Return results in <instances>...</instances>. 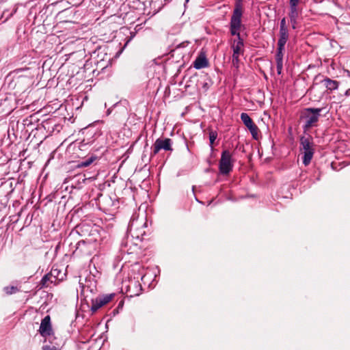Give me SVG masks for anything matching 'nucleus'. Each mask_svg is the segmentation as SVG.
I'll use <instances>...</instances> for the list:
<instances>
[{
	"instance_id": "f257e3e1",
	"label": "nucleus",
	"mask_w": 350,
	"mask_h": 350,
	"mask_svg": "<svg viewBox=\"0 0 350 350\" xmlns=\"http://www.w3.org/2000/svg\"><path fill=\"white\" fill-rule=\"evenodd\" d=\"M323 109V108L308 107L301 111L300 120L304 122L302 128L304 133L317 126Z\"/></svg>"
},
{
	"instance_id": "f03ea898",
	"label": "nucleus",
	"mask_w": 350,
	"mask_h": 350,
	"mask_svg": "<svg viewBox=\"0 0 350 350\" xmlns=\"http://www.w3.org/2000/svg\"><path fill=\"white\" fill-rule=\"evenodd\" d=\"M243 15V6L241 0H237L235 2L233 12L230 22V31L232 36L237 38L241 37L240 30L242 26L241 18Z\"/></svg>"
},
{
	"instance_id": "7ed1b4c3",
	"label": "nucleus",
	"mask_w": 350,
	"mask_h": 350,
	"mask_svg": "<svg viewBox=\"0 0 350 350\" xmlns=\"http://www.w3.org/2000/svg\"><path fill=\"white\" fill-rule=\"evenodd\" d=\"M300 150L303 154V163L307 166L310 164L314 153L312 137L310 135L302 136L300 138Z\"/></svg>"
},
{
	"instance_id": "20e7f679",
	"label": "nucleus",
	"mask_w": 350,
	"mask_h": 350,
	"mask_svg": "<svg viewBox=\"0 0 350 350\" xmlns=\"http://www.w3.org/2000/svg\"><path fill=\"white\" fill-rule=\"evenodd\" d=\"M146 226V221L144 218H133L129 225V233L133 238L142 240L146 234L144 228Z\"/></svg>"
},
{
	"instance_id": "39448f33",
	"label": "nucleus",
	"mask_w": 350,
	"mask_h": 350,
	"mask_svg": "<svg viewBox=\"0 0 350 350\" xmlns=\"http://www.w3.org/2000/svg\"><path fill=\"white\" fill-rule=\"evenodd\" d=\"M234 160L232 158V154L229 150H225L221 152L219 160V170L221 174H228L233 168Z\"/></svg>"
},
{
	"instance_id": "423d86ee",
	"label": "nucleus",
	"mask_w": 350,
	"mask_h": 350,
	"mask_svg": "<svg viewBox=\"0 0 350 350\" xmlns=\"http://www.w3.org/2000/svg\"><path fill=\"white\" fill-rule=\"evenodd\" d=\"M95 249V243L82 240L77 243L73 254L75 256H90L94 253Z\"/></svg>"
},
{
	"instance_id": "0eeeda50",
	"label": "nucleus",
	"mask_w": 350,
	"mask_h": 350,
	"mask_svg": "<svg viewBox=\"0 0 350 350\" xmlns=\"http://www.w3.org/2000/svg\"><path fill=\"white\" fill-rule=\"evenodd\" d=\"M172 140L170 138H158L152 147V154L156 155L161 150L172 151Z\"/></svg>"
},
{
	"instance_id": "6e6552de",
	"label": "nucleus",
	"mask_w": 350,
	"mask_h": 350,
	"mask_svg": "<svg viewBox=\"0 0 350 350\" xmlns=\"http://www.w3.org/2000/svg\"><path fill=\"white\" fill-rule=\"evenodd\" d=\"M9 76L12 77L16 82H19L21 79L29 81L31 74L29 68H23L16 69L10 72Z\"/></svg>"
},
{
	"instance_id": "1a4fd4ad",
	"label": "nucleus",
	"mask_w": 350,
	"mask_h": 350,
	"mask_svg": "<svg viewBox=\"0 0 350 350\" xmlns=\"http://www.w3.org/2000/svg\"><path fill=\"white\" fill-rule=\"evenodd\" d=\"M39 332L43 337L49 336L52 334L51 318L49 315L46 316L42 320L39 329Z\"/></svg>"
},
{
	"instance_id": "9d476101",
	"label": "nucleus",
	"mask_w": 350,
	"mask_h": 350,
	"mask_svg": "<svg viewBox=\"0 0 350 350\" xmlns=\"http://www.w3.org/2000/svg\"><path fill=\"white\" fill-rule=\"evenodd\" d=\"M285 46L278 45L277 53L275 55V61L277 66V72L278 75L282 73L283 69V57Z\"/></svg>"
},
{
	"instance_id": "9b49d317",
	"label": "nucleus",
	"mask_w": 350,
	"mask_h": 350,
	"mask_svg": "<svg viewBox=\"0 0 350 350\" xmlns=\"http://www.w3.org/2000/svg\"><path fill=\"white\" fill-rule=\"evenodd\" d=\"M243 40L239 37L237 40H234L232 44V49L233 51L232 55L239 56L243 54Z\"/></svg>"
},
{
	"instance_id": "f8f14e48",
	"label": "nucleus",
	"mask_w": 350,
	"mask_h": 350,
	"mask_svg": "<svg viewBox=\"0 0 350 350\" xmlns=\"http://www.w3.org/2000/svg\"><path fill=\"white\" fill-rule=\"evenodd\" d=\"M299 0H289V13L288 16L290 18H298L299 16V9L298 4Z\"/></svg>"
},
{
	"instance_id": "ddd939ff",
	"label": "nucleus",
	"mask_w": 350,
	"mask_h": 350,
	"mask_svg": "<svg viewBox=\"0 0 350 350\" xmlns=\"http://www.w3.org/2000/svg\"><path fill=\"white\" fill-rule=\"evenodd\" d=\"M322 83L325 87L330 91L337 90L338 88V82L337 81L332 80L327 77L325 78L322 81Z\"/></svg>"
},
{
	"instance_id": "4468645a",
	"label": "nucleus",
	"mask_w": 350,
	"mask_h": 350,
	"mask_svg": "<svg viewBox=\"0 0 350 350\" xmlns=\"http://www.w3.org/2000/svg\"><path fill=\"white\" fill-rule=\"evenodd\" d=\"M288 39V29H280L278 45L285 46Z\"/></svg>"
},
{
	"instance_id": "2eb2a0df",
	"label": "nucleus",
	"mask_w": 350,
	"mask_h": 350,
	"mask_svg": "<svg viewBox=\"0 0 350 350\" xmlns=\"http://www.w3.org/2000/svg\"><path fill=\"white\" fill-rule=\"evenodd\" d=\"M208 66V61L204 56L198 57L193 62V66L196 69H201Z\"/></svg>"
},
{
	"instance_id": "dca6fc26",
	"label": "nucleus",
	"mask_w": 350,
	"mask_h": 350,
	"mask_svg": "<svg viewBox=\"0 0 350 350\" xmlns=\"http://www.w3.org/2000/svg\"><path fill=\"white\" fill-rule=\"evenodd\" d=\"M51 277H56V279H59L60 281L63 280L65 273H62L59 269L57 268H52L49 273Z\"/></svg>"
},
{
	"instance_id": "f3484780",
	"label": "nucleus",
	"mask_w": 350,
	"mask_h": 350,
	"mask_svg": "<svg viewBox=\"0 0 350 350\" xmlns=\"http://www.w3.org/2000/svg\"><path fill=\"white\" fill-rule=\"evenodd\" d=\"M241 120L243 122L244 125L247 128L252 126L254 123L252 118L249 116V115L246 113H242L241 114Z\"/></svg>"
},
{
	"instance_id": "a211bd4d",
	"label": "nucleus",
	"mask_w": 350,
	"mask_h": 350,
	"mask_svg": "<svg viewBox=\"0 0 350 350\" xmlns=\"http://www.w3.org/2000/svg\"><path fill=\"white\" fill-rule=\"evenodd\" d=\"M96 159H97V157L96 156H91V157L85 159V160L81 161L80 163H79L78 167H88L90 165H91Z\"/></svg>"
},
{
	"instance_id": "6ab92c4d",
	"label": "nucleus",
	"mask_w": 350,
	"mask_h": 350,
	"mask_svg": "<svg viewBox=\"0 0 350 350\" xmlns=\"http://www.w3.org/2000/svg\"><path fill=\"white\" fill-rule=\"evenodd\" d=\"M248 130L250 131L251 135H252V137L255 139H258V128L255 124H253L252 126L247 127Z\"/></svg>"
},
{
	"instance_id": "aec40b11",
	"label": "nucleus",
	"mask_w": 350,
	"mask_h": 350,
	"mask_svg": "<svg viewBox=\"0 0 350 350\" xmlns=\"http://www.w3.org/2000/svg\"><path fill=\"white\" fill-rule=\"evenodd\" d=\"M103 306V304L101 303L100 300L98 297L96 298L95 299L92 300V304L91 306V310L92 312L97 311L100 308Z\"/></svg>"
},
{
	"instance_id": "412c9836",
	"label": "nucleus",
	"mask_w": 350,
	"mask_h": 350,
	"mask_svg": "<svg viewBox=\"0 0 350 350\" xmlns=\"http://www.w3.org/2000/svg\"><path fill=\"white\" fill-rule=\"evenodd\" d=\"M114 295H115L113 293L107 294V295H105L98 297V298L100 300L103 305L104 306V305L108 304L109 301H111V299H113V297H114Z\"/></svg>"
},
{
	"instance_id": "4be33fe9",
	"label": "nucleus",
	"mask_w": 350,
	"mask_h": 350,
	"mask_svg": "<svg viewBox=\"0 0 350 350\" xmlns=\"http://www.w3.org/2000/svg\"><path fill=\"white\" fill-rule=\"evenodd\" d=\"M3 291L7 295H12L18 292L20 290L17 286H10L4 287Z\"/></svg>"
},
{
	"instance_id": "5701e85b",
	"label": "nucleus",
	"mask_w": 350,
	"mask_h": 350,
	"mask_svg": "<svg viewBox=\"0 0 350 350\" xmlns=\"http://www.w3.org/2000/svg\"><path fill=\"white\" fill-rule=\"evenodd\" d=\"M51 275L49 273L46 274L41 280V282H40V284H41V287L43 288V287H48L49 286L50 284H51L50 282V278Z\"/></svg>"
},
{
	"instance_id": "b1692460",
	"label": "nucleus",
	"mask_w": 350,
	"mask_h": 350,
	"mask_svg": "<svg viewBox=\"0 0 350 350\" xmlns=\"http://www.w3.org/2000/svg\"><path fill=\"white\" fill-rule=\"evenodd\" d=\"M217 133L215 131H210L209 132V141H210V145L211 146H213V143L215 142V139H217Z\"/></svg>"
},
{
	"instance_id": "393cba45",
	"label": "nucleus",
	"mask_w": 350,
	"mask_h": 350,
	"mask_svg": "<svg viewBox=\"0 0 350 350\" xmlns=\"http://www.w3.org/2000/svg\"><path fill=\"white\" fill-rule=\"evenodd\" d=\"M232 64L234 67L238 68L239 65V56H234L232 57Z\"/></svg>"
},
{
	"instance_id": "a878e982",
	"label": "nucleus",
	"mask_w": 350,
	"mask_h": 350,
	"mask_svg": "<svg viewBox=\"0 0 350 350\" xmlns=\"http://www.w3.org/2000/svg\"><path fill=\"white\" fill-rule=\"evenodd\" d=\"M280 29H288L286 25V21L285 18H283L280 24Z\"/></svg>"
},
{
	"instance_id": "bb28decb",
	"label": "nucleus",
	"mask_w": 350,
	"mask_h": 350,
	"mask_svg": "<svg viewBox=\"0 0 350 350\" xmlns=\"http://www.w3.org/2000/svg\"><path fill=\"white\" fill-rule=\"evenodd\" d=\"M297 18H294V20L293 18H290V22L291 23L292 28L294 29L296 28L297 26Z\"/></svg>"
},
{
	"instance_id": "cd10ccee",
	"label": "nucleus",
	"mask_w": 350,
	"mask_h": 350,
	"mask_svg": "<svg viewBox=\"0 0 350 350\" xmlns=\"http://www.w3.org/2000/svg\"><path fill=\"white\" fill-rule=\"evenodd\" d=\"M49 278L51 279L50 282L51 284H57L59 282H60L59 279H56V277H50Z\"/></svg>"
},
{
	"instance_id": "c85d7f7f",
	"label": "nucleus",
	"mask_w": 350,
	"mask_h": 350,
	"mask_svg": "<svg viewBox=\"0 0 350 350\" xmlns=\"http://www.w3.org/2000/svg\"><path fill=\"white\" fill-rule=\"evenodd\" d=\"M349 92H350V89H349L348 90L346 91L345 94L349 95Z\"/></svg>"
},
{
	"instance_id": "c756f323",
	"label": "nucleus",
	"mask_w": 350,
	"mask_h": 350,
	"mask_svg": "<svg viewBox=\"0 0 350 350\" xmlns=\"http://www.w3.org/2000/svg\"><path fill=\"white\" fill-rule=\"evenodd\" d=\"M110 113H111V110H110V109H108V110H107V116H108V115H109V114H110Z\"/></svg>"
},
{
	"instance_id": "7c9ffc66",
	"label": "nucleus",
	"mask_w": 350,
	"mask_h": 350,
	"mask_svg": "<svg viewBox=\"0 0 350 350\" xmlns=\"http://www.w3.org/2000/svg\"><path fill=\"white\" fill-rule=\"evenodd\" d=\"M135 36V33H133V35L131 36V38H133Z\"/></svg>"
},
{
	"instance_id": "2f4dec72",
	"label": "nucleus",
	"mask_w": 350,
	"mask_h": 350,
	"mask_svg": "<svg viewBox=\"0 0 350 350\" xmlns=\"http://www.w3.org/2000/svg\"><path fill=\"white\" fill-rule=\"evenodd\" d=\"M131 38L128 40V42H130L131 40Z\"/></svg>"
},
{
	"instance_id": "473e14b6",
	"label": "nucleus",
	"mask_w": 350,
	"mask_h": 350,
	"mask_svg": "<svg viewBox=\"0 0 350 350\" xmlns=\"http://www.w3.org/2000/svg\"><path fill=\"white\" fill-rule=\"evenodd\" d=\"M131 38L128 40V42H130L131 40Z\"/></svg>"
},
{
	"instance_id": "72a5a7b5",
	"label": "nucleus",
	"mask_w": 350,
	"mask_h": 350,
	"mask_svg": "<svg viewBox=\"0 0 350 350\" xmlns=\"http://www.w3.org/2000/svg\"><path fill=\"white\" fill-rule=\"evenodd\" d=\"M131 38L128 40V42H130L131 40Z\"/></svg>"
},
{
	"instance_id": "f704fd0d",
	"label": "nucleus",
	"mask_w": 350,
	"mask_h": 350,
	"mask_svg": "<svg viewBox=\"0 0 350 350\" xmlns=\"http://www.w3.org/2000/svg\"><path fill=\"white\" fill-rule=\"evenodd\" d=\"M139 295V293H135V295Z\"/></svg>"
},
{
	"instance_id": "c9c22d12",
	"label": "nucleus",
	"mask_w": 350,
	"mask_h": 350,
	"mask_svg": "<svg viewBox=\"0 0 350 350\" xmlns=\"http://www.w3.org/2000/svg\"><path fill=\"white\" fill-rule=\"evenodd\" d=\"M189 0H185L186 2H188Z\"/></svg>"
}]
</instances>
